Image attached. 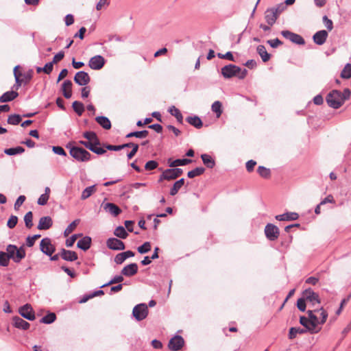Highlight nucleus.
I'll use <instances>...</instances> for the list:
<instances>
[{
  "instance_id": "864d4df0",
  "label": "nucleus",
  "mask_w": 351,
  "mask_h": 351,
  "mask_svg": "<svg viewBox=\"0 0 351 351\" xmlns=\"http://www.w3.org/2000/svg\"><path fill=\"white\" fill-rule=\"evenodd\" d=\"M83 136L88 139V141H98V137L94 132H86L83 134Z\"/></svg>"
},
{
  "instance_id": "6e6d98bb",
  "label": "nucleus",
  "mask_w": 351,
  "mask_h": 351,
  "mask_svg": "<svg viewBox=\"0 0 351 351\" xmlns=\"http://www.w3.org/2000/svg\"><path fill=\"white\" fill-rule=\"evenodd\" d=\"M18 222V217L15 215H11L9 218L7 226L9 228L12 229L14 228Z\"/></svg>"
},
{
  "instance_id": "4be33fe9",
  "label": "nucleus",
  "mask_w": 351,
  "mask_h": 351,
  "mask_svg": "<svg viewBox=\"0 0 351 351\" xmlns=\"http://www.w3.org/2000/svg\"><path fill=\"white\" fill-rule=\"evenodd\" d=\"M104 209L114 217H117L121 213V210L116 204L110 202L104 205Z\"/></svg>"
},
{
  "instance_id": "5701e85b",
  "label": "nucleus",
  "mask_w": 351,
  "mask_h": 351,
  "mask_svg": "<svg viewBox=\"0 0 351 351\" xmlns=\"http://www.w3.org/2000/svg\"><path fill=\"white\" fill-rule=\"evenodd\" d=\"M60 256L62 259L67 261H74L77 259V254L76 252L71 250L62 249L60 252Z\"/></svg>"
},
{
  "instance_id": "052dcab7",
  "label": "nucleus",
  "mask_w": 351,
  "mask_h": 351,
  "mask_svg": "<svg viewBox=\"0 0 351 351\" xmlns=\"http://www.w3.org/2000/svg\"><path fill=\"white\" fill-rule=\"evenodd\" d=\"M305 299L302 296V298H299L297 302V307L301 311H305L306 310V303H305Z\"/></svg>"
},
{
  "instance_id": "dca6fc26",
  "label": "nucleus",
  "mask_w": 351,
  "mask_h": 351,
  "mask_svg": "<svg viewBox=\"0 0 351 351\" xmlns=\"http://www.w3.org/2000/svg\"><path fill=\"white\" fill-rule=\"evenodd\" d=\"M52 225L53 221L50 217H42L39 220L37 228L40 230H48L52 226Z\"/></svg>"
},
{
  "instance_id": "603ef678",
  "label": "nucleus",
  "mask_w": 351,
  "mask_h": 351,
  "mask_svg": "<svg viewBox=\"0 0 351 351\" xmlns=\"http://www.w3.org/2000/svg\"><path fill=\"white\" fill-rule=\"evenodd\" d=\"M10 258L4 252H0V265L6 267L9 264Z\"/></svg>"
},
{
  "instance_id": "bb28decb",
  "label": "nucleus",
  "mask_w": 351,
  "mask_h": 351,
  "mask_svg": "<svg viewBox=\"0 0 351 351\" xmlns=\"http://www.w3.org/2000/svg\"><path fill=\"white\" fill-rule=\"evenodd\" d=\"M192 162V160L183 158V159H176L172 160L171 158L168 160V165L170 167H176L178 166H184L189 163Z\"/></svg>"
},
{
  "instance_id": "49530a36",
  "label": "nucleus",
  "mask_w": 351,
  "mask_h": 351,
  "mask_svg": "<svg viewBox=\"0 0 351 351\" xmlns=\"http://www.w3.org/2000/svg\"><path fill=\"white\" fill-rule=\"evenodd\" d=\"M21 121V117L19 114H11L8 117V123L11 125H16Z\"/></svg>"
},
{
  "instance_id": "ddd939ff",
  "label": "nucleus",
  "mask_w": 351,
  "mask_h": 351,
  "mask_svg": "<svg viewBox=\"0 0 351 351\" xmlns=\"http://www.w3.org/2000/svg\"><path fill=\"white\" fill-rule=\"evenodd\" d=\"M74 81L79 86H86L90 82V78L86 72L80 71L75 75Z\"/></svg>"
},
{
  "instance_id": "a878e982",
  "label": "nucleus",
  "mask_w": 351,
  "mask_h": 351,
  "mask_svg": "<svg viewBox=\"0 0 351 351\" xmlns=\"http://www.w3.org/2000/svg\"><path fill=\"white\" fill-rule=\"evenodd\" d=\"M19 95V93L16 91L10 90L4 93L0 97V102L5 103L14 100Z\"/></svg>"
},
{
  "instance_id": "393cba45",
  "label": "nucleus",
  "mask_w": 351,
  "mask_h": 351,
  "mask_svg": "<svg viewBox=\"0 0 351 351\" xmlns=\"http://www.w3.org/2000/svg\"><path fill=\"white\" fill-rule=\"evenodd\" d=\"M91 245V238L88 236L84 237L77 241V246L78 248L86 251Z\"/></svg>"
},
{
  "instance_id": "f8f14e48",
  "label": "nucleus",
  "mask_w": 351,
  "mask_h": 351,
  "mask_svg": "<svg viewBox=\"0 0 351 351\" xmlns=\"http://www.w3.org/2000/svg\"><path fill=\"white\" fill-rule=\"evenodd\" d=\"M184 343V339L180 335H176L169 340L168 347L172 351H178L183 347Z\"/></svg>"
},
{
  "instance_id": "f704fd0d",
  "label": "nucleus",
  "mask_w": 351,
  "mask_h": 351,
  "mask_svg": "<svg viewBox=\"0 0 351 351\" xmlns=\"http://www.w3.org/2000/svg\"><path fill=\"white\" fill-rule=\"evenodd\" d=\"M96 191L95 185L86 187L82 193L81 199L82 200L88 199Z\"/></svg>"
},
{
  "instance_id": "412c9836",
  "label": "nucleus",
  "mask_w": 351,
  "mask_h": 351,
  "mask_svg": "<svg viewBox=\"0 0 351 351\" xmlns=\"http://www.w3.org/2000/svg\"><path fill=\"white\" fill-rule=\"evenodd\" d=\"M298 217L299 215L294 212H288L275 217V218L278 221H294L297 220Z\"/></svg>"
},
{
  "instance_id": "5fc2aeb1",
  "label": "nucleus",
  "mask_w": 351,
  "mask_h": 351,
  "mask_svg": "<svg viewBox=\"0 0 351 351\" xmlns=\"http://www.w3.org/2000/svg\"><path fill=\"white\" fill-rule=\"evenodd\" d=\"M315 312H320L321 319H319V324H324L328 317V313L323 308H321L319 310H314Z\"/></svg>"
},
{
  "instance_id": "09e8293b",
  "label": "nucleus",
  "mask_w": 351,
  "mask_h": 351,
  "mask_svg": "<svg viewBox=\"0 0 351 351\" xmlns=\"http://www.w3.org/2000/svg\"><path fill=\"white\" fill-rule=\"evenodd\" d=\"M123 276V275H122V274L121 275L115 276L108 282L101 285V288L109 286V285H112V284L120 283V282H123V280H124Z\"/></svg>"
},
{
  "instance_id": "c85d7f7f",
  "label": "nucleus",
  "mask_w": 351,
  "mask_h": 351,
  "mask_svg": "<svg viewBox=\"0 0 351 351\" xmlns=\"http://www.w3.org/2000/svg\"><path fill=\"white\" fill-rule=\"evenodd\" d=\"M186 121L191 125L194 126L195 128L199 129L202 127L203 123L201 120V119L196 115H194L193 117H188L186 119Z\"/></svg>"
},
{
  "instance_id": "13d9d810",
  "label": "nucleus",
  "mask_w": 351,
  "mask_h": 351,
  "mask_svg": "<svg viewBox=\"0 0 351 351\" xmlns=\"http://www.w3.org/2000/svg\"><path fill=\"white\" fill-rule=\"evenodd\" d=\"M158 163L155 160H149L146 162L145 169L147 171L154 170L157 168Z\"/></svg>"
},
{
  "instance_id": "1a4fd4ad",
  "label": "nucleus",
  "mask_w": 351,
  "mask_h": 351,
  "mask_svg": "<svg viewBox=\"0 0 351 351\" xmlns=\"http://www.w3.org/2000/svg\"><path fill=\"white\" fill-rule=\"evenodd\" d=\"M302 296L306 301L311 302L313 306H315L317 304H320L319 295L310 288L306 289L303 291Z\"/></svg>"
},
{
  "instance_id": "b1692460",
  "label": "nucleus",
  "mask_w": 351,
  "mask_h": 351,
  "mask_svg": "<svg viewBox=\"0 0 351 351\" xmlns=\"http://www.w3.org/2000/svg\"><path fill=\"white\" fill-rule=\"evenodd\" d=\"M175 179L176 176L173 167H171V169H167L162 171V174L159 177L158 182H162L165 180L169 181Z\"/></svg>"
},
{
  "instance_id": "423d86ee",
  "label": "nucleus",
  "mask_w": 351,
  "mask_h": 351,
  "mask_svg": "<svg viewBox=\"0 0 351 351\" xmlns=\"http://www.w3.org/2000/svg\"><path fill=\"white\" fill-rule=\"evenodd\" d=\"M282 36L297 45H304V39L299 34L291 32L289 30H283L281 32Z\"/></svg>"
},
{
  "instance_id": "a18cd8bd",
  "label": "nucleus",
  "mask_w": 351,
  "mask_h": 351,
  "mask_svg": "<svg viewBox=\"0 0 351 351\" xmlns=\"http://www.w3.org/2000/svg\"><path fill=\"white\" fill-rule=\"evenodd\" d=\"M32 219H33V214H32V211H29L27 212L25 215V217H24V221H25V226L27 228H31L32 226H33V222H32Z\"/></svg>"
},
{
  "instance_id": "3c124183",
  "label": "nucleus",
  "mask_w": 351,
  "mask_h": 351,
  "mask_svg": "<svg viewBox=\"0 0 351 351\" xmlns=\"http://www.w3.org/2000/svg\"><path fill=\"white\" fill-rule=\"evenodd\" d=\"M151 243L149 241L145 242L142 245L138 247V252L140 254H145L151 250Z\"/></svg>"
},
{
  "instance_id": "c03bdc74",
  "label": "nucleus",
  "mask_w": 351,
  "mask_h": 351,
  "mask_svg": "<svg viewBox=\"0 0 351 351\" xmlns=\"http://www.w3.org/2000/svg\"><path fill=\"white\" fill-rule=\"evenodd\" d=\"M18 68H19V66H16L14 69V75L15 82H16V84L14 86V87L16 89H18L21 86L22 82H23V80L20 79V77L21 76L22 74H21V73L17 71Z\"/></svg>"
},
{
  "instance_id": "473e14b6",
  "label": "nucleus",
  "mask_w": 351,
  "mask_h": 351,
  "mask_svg": "<svg viewBox=\"0 0 351 351\" xmlns=\"http://www.w3.org/2000/svg\"><path fill=\"white\" fill-rule=\"evenodd\" d=\"M211 110L215 113L216 117L219 118L223 112L221 102L215 101L211 106Z\"/></svg>"
},
{
  "instance_id": "6ab92c4d",
  "label": "nucleus",
  "mask_w": 351,
  "mask_h": 351,
  "mask_svg": "<svg viewBox=\"0 0 351 351\" xmlns=\"http://www.w3.org/2000/svg\"><path fill=\"white\" fill-rule=\"evenodd\" d=\"M278 18V16L271 8L265 11V19L269 25L272 26L276 23Z\"/></svg>"
},
{
  "instance_id": "ea45409f",
  "label": "nucleus",
  "mask_w": 351,
  "mask_h": 351,
  "mask_svg": "<svg viewBox=\"0 0 351 351\" xmlns=\"http://www.w3.org/2000/svg\"><path fill=\"white\" fill-rule=\"evenodd\" d=\"M149 134L147 130L132 132L126 135V138L135 136L138 138H145Z\"/></svg>"
},
{
  "instance_id": "c9c22d12",
  "label": "nucleus",
  "mask_w": 351,
  "mask_h": 351,
  "mask_svg": "<svg viewBox=\"0 0 351 351\" xmlns=\"http://www.w3.org/2000/svg\"><path fill=\"white\" fill-rule=\"evenodd\" d=\"M25 152V149L23 147L18 146L16 147H12L5 149L4 153L8 156H14L16 154H20Z\"/></svg>"
},
{
  "instance_id": "39448f33",
  "label": "nucleus",
  "mask_w": 351,
  "mask_h": 351,
  "mask_svg": "<svg viewBox=\"0 0 351 351\" xmlns=\"http://www.w3.org/2000/svg\"><path fill=\"white\" fill-rule=\"evenodd\" d=\"M264 232L266 238L271 241L278 239L280 235L279 228L272 223H267L265 227Z\"/></svg>"
},
{
  "instance_id": "4d7b16f0",
  "label": "nucleus",
  "mask_w": 351,
  "mask_h": 351,
  "mask_svg": "<svg viewBox=\"0 0 351 351\" xmlns=\"http://www.w3.org/2000/svg\"><path fill=\"white\" fill-rule=\"evenodd\" d=\"M16 250V246L14 245L10 244L7 246V248H6L7 252H5V253L8 255V256L10 259H12L13 256H14Z\"/></svg>"
},
{
  "instance_id": "de8ad7c7",
  "label": "nucleus",
  "mask_w": 351,
  "mask_h": 351,
  "mask_svg": "<svg viewBox=\"0 0 351 351\" xmlns=\"http://www.w3.org/2000/svg\"><path fill=\"white\" fill-rule=\"evenodd\" d=\"M341 77L344 79H349L351 77V64L348 63L341 73Z\"/></svg>"
},
{
  "instance_id": "f3484780",
  "label": "nucleus",
  "mask_w": 351,
  "mask_h": 351,
  "mask_svg": "<svg viewBox=\"0 0 351 351\" xmlns=\"http://www.w3.org/2000/svg\"><path fill=\"white\" fill-rule=\"evenodd\" d=\"M328 37V32L326 30L317 32L313 37V41L318 45H323Z\"/></svg>"
},
{
  "instance_id": "e433bc0d",
  "label": "nucleus",
  "mask_w": 351,
  "mask_h": 351,
  "mask_svg": "<svg viewBox=\"0 0 351 351\" xmlns=\"http://www.w3.org/2000/svg\"><path fill=\"white\" fill-rule=\"evenodd\" d=\"M114 234L118 238L125 239L128 237V234L125 228L123 226H118L114 231Z\"/></svg>"
},
{
  "instance_id": "774afa93",
  "label": "nucleus",
  "mask_w": 351,
  "mask_h": 351,
  "mask_svg": "<svg viewBox=\"0 0 351 351\" xmlns=\"http://www.w3.org/2000/svg\"><path fill=\"white\" fill-rule=\"evenodd\" d=\"M49 198V195L42 194L39 197L37 203L39 205L44 206V205L47 204Z\"/></svg>"
},
{
  "instance_id": "e2e57ef3",
  "label": "nucleus",
  "mask_w": 351,
  "mask_h": 351,
  "mask_svg": "<svg viewBox=\"0 0 351 351\" xmlns=\"http://www.w3.org/2000/svg\"><path fill=\"white\" fill-rule=\"evenodd\" d=\"M53 152L58 155L66 156V153L64 149L60 146H53L52 147Z\"/></svg>"
},
{
  "instance_id": "0eeeda50",
  "label": "nucleus",
  "mask_w": 351,
  "mask_h": 351,
  "mask_svg": "<svg viewBox=\"0 0 351 351\" xmlns=\"http://www.w3.org/2000/svg\"><path fill=\"white\" fill-rule=\"evenodd\" d=\"M308 315V320L310 322V327L308 328V331L311 333H317L320 330L321 328H317V325L319 324V319L314 314V311L308 310L307 311Z\"/></svg>"
},
{
  "instance_id": "72a5a7b5",
  "label": "nucleus",
  "mask_w": 351,
  "mask_h": 351,
  "mask_svg": "<svg viewBox=\"0 0 351 351\" xmlns=\"http://www.w3.org/2000/svg\"><path fill=\"white\" fill-rule=\"evenodd\" d=\"M169 112L172 115V116H174L178 122L180 124L182 123L183 122V116L182 114V113L180 112V111L179 110V109H178L177 108H176L174 106H171L169 108Z\"/></svg>"
},
{
  "instance_id": "680f3d73",
  "label": "nucleus",
  "mask_w": 351,
  "mask_h": 351,
  "mask_svg": "<svg viewBox=\"0 0 351 351\" xmlns=\"http://www.w3.org/2000/svg\"><path fill=\"white\" fill-rule=\"evenodd\" d=\"M217 56L221 59H227L230 61H234V56L232 55V53L231 51H228L225 54H222L219 53L217 54Z\"/></svg>"
},
{
  "instance_id": "f03ea898",
  "label": "nucleus",
  "mask_w": 351,
  "mask_h": 351,
  "mask_svg": "<svg viewBox=\"0 0 351 351\" xmlns=\"http://www.w3.org/2000/svg\"><path fill=\"white\" fill-rule=\"evenodd\" d=\"M247 71L241 69L234 64H228L221 68V75L224 78H231L237 76L239 79H243L246 76Z\"/></svg>"
},
{
  "instance_id": "7c9ffc66",
  "label": "nucleus",
  "mask_w": 351,
  "mask_h": 351,
  "mask_svg": "<svg viewBox=\"0 0 351 351\" xmlns=\"http://www.w3.org/2000/svg\"><path fill=\"white\" fill-rule=\"evenodd\" d=\"M26 253L23 246H21L19 248L16 247L15 250V254L12 258V260L15 263H20L22 259L25 257Z\"/></svg>"
},
{
  "instance_id": "69168bd1",
  "label": "nucleus",
  "mask_w": 351,
  "mask_h": 351,
  "mask_svg": "<svg viewBox=\"0 0 351 351\" xmlns=\"http://www.w3.org/2000/svg\"><path fill=\"white\" fill-rule=\"evenodd\" d=\"M323 22L326 26V27L329 30H332L333 28L332 21L329 19L326 16H323Z\"/></svg>"
},
{
  "instance_id": "f257e3e1",
  "label": "nucleus",
  "mask_w": 351,
  "mask_h": 351,
  "mask_svg": "<svg viewBox=\"0 0 351 351\" xmlns=\"http://www.w3.org/2000/svg\"><path fill=\"white\" fill-rule=\"evenodd\" d=\"M351 95V91L348 88H346L341 93L337 90H332L326 96V102L328 105L334 108H339L348 100Z\"/></svg>"
},
{
  "instance_id": "a211bd4d",
  "label": "nucleus",
  "mask_w": 351,
  "mask_h": 351,
  "mask_svg": "<svg viewBox=\"0 0 351 351\" xmlns=\"http://www.w3.org/2000/svg\"><path fill=\"white\" fill-rule=\"evenodd\" d=\"M72 82L71 80H65L62 84V92L64 97L70 99L72 96Z\"/></svg>"
},
{
  "instance_id": "9d476101",
  "label": "nucleus",
  "mask_w": 351,
  "mask_h": 351,
  "mask_svg": "<svg viewBox=\"0 0 351 351\" xmlns=\"http://www.w3.org/2000/svg\"><path fill=\"white\" fill-rule=\"evenodd\" d=\"M19 312L23 317L28 320L32 321L35 319L34 311L32 306L29 304L21 306L19 309Z\"/></svg>"
},
{
  "instance_id": "338daca9",
  "label": "nucleus",
  "mask_w": 351,
  "mask_h": 351,
  "mask_svg": "<svg viewBox=\"0 0 351 351\" xmlns=\"http://www.w3.org/2000/svg\"><path fill=\"white\" fill-rule=\"evenodd\" d=\"M267 43L272 47V48H276L279 45H282V43L278 39L275 38L272 40H268Z\"/></svg>"
},
{
  "instance_id": "7ed1b4c3",
  "label": "nucleus",
  "mask_w": 351,
  "mask_h": 351,
  "mask_svg": "<svg viewBox=\"0 0 351 351\" xmlns=\"http://www.w3.org/2000/svg\"><path fill=\"white\" fill-rule=\"evenodd\" d=\"M69 153L79 162H86L90 160V154L82 147H73L70 149Z\"/></svg>"
},
{
  "instance_id": "bf43d9fd",
  "label": "nucleus",
  "mask_w": 351,
  "mask_h": 351,
  "mask_svg": "<svg viewBox=\"0 0 351 351\" xmlns=\"http://www.w3.org/2000/svg\"><path fill=\"white\" fill-rule=\"evenodd\" d=\"M279 16V15L287 8V6L285 3H282L278 4L276 7L271 8Z\"/></svg>"
},
{
  "instance_id": "8fccbe9b",
  "label": "nucleus",
  "mask_w": 351,
  "mask_h": 351,
  "mask_svg": "<svg viewBox=\"0 0 351 351\" xmlns=\"http://www.w3.org/2000/svg\"><path fill=\"white\" fill-rule=\"evenodd\" d=\"M79 222V219L74 220L73 222H71L65 229L64 232V235L68 236L69 234H71L75 230Z\"/></svg>"
},
{
  "instance_id": "c756f323",
  "label": "nucleus",
  "mask_w": 351,
  "mask_h": 351,
  "mask_svg": "<svg viewBox=\"0 0 351 351\" xmlns=\"http://www.w3.org/2000/svg\"><path fill=\"white\" fill-rule=\"evenodd\" d=\"M257 53L261 57L262 60L264 62H266L269 60L271 56L267 53L265 47L264 45H260L256 48Z\"/></svg>"
},
{
  "instance_id": "37998d69",
  "label": "nucleus",
  "mask_w": 351,
  "mask_h": 351,
  "mask_svg": "<svg viewBox=\"0 0 351 351\" xmlns=\"http://www.w3.org/2000/svg\"><path fill=\"white\" fill-rule=\"evenodd\" d=\"M56 319V315L54 313H50L42 317L40 319L41 323L50 324L53 323Z\"/></svg>"
},
{
  "instance_id": "20e7f679",
  "label": "nucleus",
  "mask_w": 351,
  "mask_h": 351,
  "mask_svg": "<svg viewBox=\"0 0 351 351\" xmlns=\"http://www.w3.org/2000/svg\"><path fill=\"white\" fill-rule=\"evenodd\" d=\"M148 306L145 303H141L136 305L132 310V315L136 321L145 319L148 315Z\"/></svg>"
},
{
  "instance_id": "9b49d317",
  "label": "nucleus",
  "mask_w": 351,
  "mask_h": 351,
  "mask_svg": "<svg viewBox=\"0 0 351 351\" xmlns=\"http://www.w3.org/2000/svg\"><path fill=\"white\" fill-rule=\"evenodd\" d=\"M105 62L106 60L103 56L97 55L90 59L88 66L93 70H99L104 66Z\"/></svg>"
},
{
  "instance_id": "0e129e2a",
  "label": "nucleus",
  "mask_w": 351,
  "mask_h": 351,
  "mask_svg": "<svg viewBox=\"0 0 351 351\" xmlns=\"http://www.w3.org/2000/svg\"><path fill=\"white\" fill-rule=\"evenodd\" d=\"M25 199L26 197L25 195H20L14 203V209L18 210L20 208V206L24 203Z\"/></svg>"
},
{
  "instance_id": "6e6552de",
  "label": "nucleus",
  "mask_w": 351,
  "mask_h": 351,
  "mask_svg": "<svg viewBox=\"0 0 351 351\" xmlns=\"http://www.w3.org/2000/svg\"><path fill=\"white\" fill-rule=\"evenodd\" d=\"M40 250L47 256H51L55 251V247L52 245L49 238H44L40 243Z\"/></svg>"
},
{
  "instance_id": "2f4dec72",
  "label": "nucleus",
  "mask_w": 351,
  "mask_h": 351,
  "mask_svg": "<svg viewBox=\"0 0 351 351\" xmlns=\"http://www.w3.org/2000/svg\"><path fill=\"white\" fill-rule=\"evenodd\" d=\"M202 160L204 164L210 169H212L215 165V160L208 154H203L201 155Z\"/></svg>"
},
{
  "instance_id": "4468645a",
  "label": "nucleus",
  "mask_w": 351,
  "mask_h": 351,
  "mask_svg": "<svg viewBox=\"0 0 351 351\" xmlns=\"http://www.w3.org/2000/svg\"><path fill=\"white\" fill-rule=\"evenodd\" d=\"M107 247L113 250H123L125 249L124 243L117 238H109L106 241Z\"/></svg>"
},
{
  "instance_id": "2eb2a0df",
  "label": "nucleus",
  "mask_w": 351,
  "mask_h": 351,
  "mask_svg": "<svg viewBox=\"0 0 351 351\" xmlns=\"http://www.w3.org/2000/svg\"><path fill=\"white\" fill-rule=\"evenodd\" d=\"M138 267L136 263H130L125 266L121 273L125 276L130 277L135 275L138 272Z\"/></svg>"
},
{
  "instance_id": "79ce46f5",
  "label": "nucleus",
  "mask_w": 351,
  "mask_h": 351,
  "mask_svg": "<svg viewBox=\"0 0 351 351\" xmlns=\"http://www.w3.org/2000/svg\"><path fill=\"white\" fill-rule=\"evenodd\" d=\"M257 172L263 178H269L271 176L270 169L263 166H259L257 169Z\"/></svg>"
},
{
  "instance_id": "aec40b11",
  "label": "nucleus",
  "mask_w": 351,
  "mask_h": 351,
  "mask_svg": "<svg viewBox=\"0 0 351 351\" xmlns=\"http://www.w3.org/2000/svg\"><path fill=\"white\" fill-rule=\"evenodd\" d=\"M12 324L15 328L22 330H27L30 326V324L18 316H15L13 317Z\"/></svg>"
},
{
  "instance_id": "cd10ccee",
  "label": "nucleus",
  "mask_w": 351,
  "mask_h": 351,
  "mask_svg": "<svg viewBox=\"0 0 351 351\" xmlns=\"http://www.w3.org/2000/svg\"><path fill=\"white\" fill-rule=\"evenodd\" d=\"M95 121L105 130H109L111 128V122L106 117L98 116L95 118Z\"/></svg>"
},
{
  "instance_id": "58836bf2",
  "label": "nucleus",
  "mask_w": 351,
  "mask_h": 351,
  "mask_svg": "<svg viewBox=\"0 0 351 351\" xmlns=\"http://www.w3.org/2000/svg\"><path fill=\"white\" fill-rule=\"evenodd\" d=\"M72 107L73 108V110L79 115L81 116L84 111V104L77 101H75L73 104Z\"/></svg>"
},
{
  "instance_id": "4c0bfd02",
  "label": "nucleus",
  "mask_w": 351,
  "mask_h": 351,
  "mask_svg": "<svg viewBox=\"0 0 351 351\" xmlns=\"http://www.w3.org/2000/svg\"><path fill=\"white\" fill-rule=\"evenodd\" d=\"M205 171V169L202 167H196L194 169L189 171L187 173V176L189 178H193L196 176L203 174Z\"/></svg>"
},
{
  "instance_id": "a19ab883",
  "label": "nucleus",
  "mask_w": 351,
  "mask_h": 351,
  "mask_svg": "<svg viewBox=\"0 0 351 351\" xmlns=\"http://www.w3.org/2000/svg\"><path fill=\"white\" fill-rule=\"evenodd\" d=\"M306 331V330L299 328V327L298 328L292 327L289 330V338L290 339H293L295 338V337L298 334H303Z\"/></svg>"
}]
</instances>
